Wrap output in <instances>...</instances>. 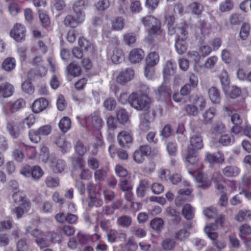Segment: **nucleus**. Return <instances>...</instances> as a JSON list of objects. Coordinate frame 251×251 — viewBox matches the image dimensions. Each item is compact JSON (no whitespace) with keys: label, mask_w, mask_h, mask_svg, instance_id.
Listing matches in <instances>:
<instances>
[{"label":"nucleus","mask_w":251,"mask_h":251,"mask_svg":"<svg viewBox=\"0 0 251 251\" xmlns=\"http://www.w3.org/2000/svg\"><path fill=\"white\" fill-rule=\"evenodd\" d=\"M125 248L128 251H134L137 249V245L133 237L129 238L125 244Z\"/></svg>","instance_id":"61"},{"label":"nucleus","mask_w":251,"mask_h":251,"mask_svg":"<svg viewBox=\"0 0 251 251\" xmlns=\"http://www.w3.org/2000/svg\"><path fill=\"white\" fill-rule=\"evenodd\" d=\"M37 130L41 136H48L51 131V127L50 125H44L39 127Z\"/></svg>","instance_id":"63"},{"label":"nucleus","mask_w":251,"mask_h":251,"mask_svg":"<svg viewBox=\"0 0 251 251\" xmlns=\"http://www.w3.org/2000/svg\"><path fill=\"white\" fill-rule=\"evenodd\" d=\"M177 27L174 23V17L170 16L168 20V32L170 35L177 34Z\"/></svg>","instance_id":"43"},{"label":"nucleus","mask_w":251,"mask_h":251,"mask_svg":"<svg viewBox=\"0 0 251 251\" xmlns=\"http://www.w3.org/2000/svg\"><path fill=\"white\" fill-rule=\"evenodd\" d=\"M86 6V2L84 0L76 1L73 7L74 16L67 15L64 20V24L73 28L81 24L84 21L85 14L84 9Z\"/></svg>","instance_id":"2"},{"label":"nucleus","mask_w":251,"mask_h":251,"mask_svg":"<svg viewBox=\"0 0 251 251\" xmlns=\"http://www.w3.org/2000/svg\"><path fill=\"white\" fill-rule=\"evenodd\" d=\"M5 78L0 76V99L6 98L12 96L14 88L12 84L4 81Z\"/></svg>","instance_id":"4"},{"label":"nucleus","mask_w":251,"mask_h":251,"mask_svg":"<svg viewBox=\"0 0 251 251\" xmlns=\"http://www.w3.org/2000/svg\"><path fill=\"white\" fill-rule=\"evenodd\" d=\"M124 53L121 49H115L111 55V60L115 64L120 63L124 60Z\"/></svg>","instance_id":"26"},{"label":"nucleus","mask_w":251,"mask_h":251,"mask_svg":"<svg viewBox=\"0 0 251 251\" xmlns=\"http://www.w3.org/2000/svg\"><path fill=\"white\" fill-rule=\"evenodd\" d=\"M47 69L44 66H41L38 69H32L27 73V77L30 80H34L46 75Z\"/></svg>","instance_id":"10"},{"label":"nucleus","mask_w":251,"mask_h":251,"mask_svg":"<svg viewBox=\"0 0 251 251\" xmlns=\"http://www.w3.org/2000/svg\"><path fill=\"white\" fill-rule=\"evenodd\" d=\"M142 24L148 28V33L154 43H158L165 39V32L161 28L160 21L152 15H147L140 18Z\"/></svg>","instance_id":"1"},{"label":"nucleus","mask_w":251,"mask_h":251,"mask_svg":"<svg viewBox=\"0 0 251 251\" xmlns=\"http://www.w3.org/2000/svg\"><path fill=\"white\" fill-rule=\"evenodd\" d=\"M144 56V51L140 49H135L130 51L129 59L132 63L140 62Z\"/></svg>","instance_id":"12"},{"label":"nucleus","mask_w":251,"mask_h":251,"mask_svg":"<svg viewBox=\"0 0 251 251\" xmlns=\"http://www.w3.org/2000/svg\"><path fill=\"white\" fill-rule=\"evenodd\" d=\"M48 160L53 171L56 173L62 172L66 167V164L63 160L57 159L52 155L49 157Z\"/></svg>","instance_id":"6"},{"label":"nucleus","mask_w":251,"mask_h":251,"mask_svg":"<svg viewBox=\"0 0 251 251\" xmlns=\"http://www.w3.org/2000/svg\"><path fill=\"white\" fill-rule=\"evenodd\" d=\"M228 95L232 99H235L239 96L241 94V90L236 86L229 87L228 90L226 89Z\"/></svg>","instance_id":"41"},{"label":"nucleus","mask_w":251,"mask_h":251,"mask_svg":"<svg viewBox=\"0 0 251 251\" xmlns=\"http://www.w3.org/2000/svg\"><path fill=\"white\" fill-rule=\"evenodd\" d=\"M240 173V168L235 166H227L223 170V174L226 177H235Z\"/></svg>","instance_id":"16"},{"label":"nucleus","mask_w":251,"mask_h":251,"mask_svg":"<svg viewBox=\"0 0 251 251\" xmlns=\"http://www.w3.org/2000/svg\"><path fill=\"white\" fill-rule=\"evenodd\" d=\"M117 140L121 146L128 147L132 142V137L128 132L123 131L118 134Z\"/></svg>","instance_id":"9"},{"label":"nucleus","mask_w":251,"mask_h":251,"mask_svg":"<svg viewBox=\"0 0 251 251\" xmlns=\"http://www.w3.org/2000/svg\"><path fill=\"white\" fill-rule=\"evenodd\" d=\"M17 251H27L28 248V244L25 238H22L18 240L17 245Z\"/></svg>","instance_id":"52"},{"label":"nucleus","mask_w":251,"mask_h":251,"mask_svg":"<svg viewBox=\"0 0 251 251\" xmlns=\"http://www.w3.org/2000/svg\"><path fill=\"white\" fill-rule=\"evenodd\" d=\"M206 159L210 164H214L223 162L225 157L224 154L220 152H218L216 154L207 152Z\"/></svg>","instance_id":"14"},{"label":"nucleus","mask_w":251,"mask_h":251,"mask_svg":"<svg viewBox=\"0 0 251 251\" xmlns=\"http://www.w3.org/2000/svg\"><path fill=\"white\" fill-rule=\"evenodd\" d=\"M151 228L156 231H160L163 228L164 221L160 218H154L151 222Z\"/></svg>","instance_id":"35"},{"label":"nucleus","mask_w":251,"mask_h":251,"mask_svg":"<svg viewBox=\"0 0 251 251\" xmlns=\"http://www.w3.org/2000/svg\"><path fill=\"white\" fill-rule=\"evenodd\" d=\"M233 8V4L230 0H226L220 4L219 10L221 12H226L231 10Z\"/></svg>","instance_id":"51"},{"label":"nucleus","mask_w":251,"mask_h":251,"mask_svg":"<svg viewBox=\"0 0 251 251\" xmlns=\"http://www.w3.org/2000/svg\"><path fill=\"white\" fill-rule=\"evenodd\" d=\"M222 85L223 86L224 91H226V87L229 83V79L227 72L223 70L219 76Z\"/></svg>","instance_id":"47"},{"label":"nucleus","mask_w":251,"mask_h":251,"mask_svg":"<svg viewBox=\"0 0 251 251\" xmlns=\"http://www.w3.org/2000/svg\"><path fill=\"white\" fill-rule=\"evenodd\" d=\"M103 105L107 110L112 111L116 106V101L113 98H107L104 100Z\"/></svg>","instance_id":"42"},{"label":"nucleus","mask_w":251,"mask_h":251,"mask_svg":"<svg viewBox=\"0 0 251 251\" xmlns=\"http://www.w3.org/2000/svg\"><path fill=\"white\" fill-rule=\"evenodd\" d=\"M68 73L74 76H77L79 75L81 73V67L75 62L71 63L67 67Z\"/></svg>","instance_id":"31"},{"label":"nucleus","mask_w":251,"mask_h":251,"mask_svg":"<svg viewBox=\"0 0 251 251\" xmlns=\"http://www.w3.org/2000/svg\"><path fill=\"white\" fill-rule=\"evenodd\" d=\"M185 39L182 37L181 39L178 38L176 42L175 47L177 52L179 54L184 53L187 50Z\"/></svg>","instance_id":"28"},{"label":"nucleus","mask_w":251,"mask_h":251,"mask_svg":"<svg viewBox=\"0 0 251 251\" xmlns=\"http://www.w3.org/2000/svg\"><path fill=\"white\" fill-rule=\"evenodd\" d=\"M106 235L108 241L110 243L125 240L126 238V234L125 233L115 229L108 230Z\"/></svg>","instance_id":"7"},{"label":"nucleus","mask_w":251,"mask_h":251,"mask_svg":"<svg viewBox=\"0 0 251 251\" xmlns=\"http://www.w3.org/2000/svg\"><path fill=\"white\" fill-rule=\"evenodd\" d=\"M148 182V180L146 179L140 180L136 190L137 194L139 197H143L145 195Z\"/></svg>","instance_id":"29"},{"label":"nucleus","mask_w":251,"mask_h":251,"mask_svg":"<svg viewBox=\"0 0 251 251\" xmlns=\"http://www.w3.org/2000/svg\"><path fill=\"white\" fill-rule=\"evenodd\" d=\"M191 11L194 14L200 15L203 9V6L200 3L193 2L189 5Z\"/></svg>","instance_id":"40"},{"label":"nucleus","mask_w":251,"mask_h":251,"mask_svg":"<svg viewBox=\"0 0 251 251\" xmlns=\"http://www.w3.org/2000/svg\"><path fill=\"white\" fill-rule=\"evenodd\" d=\"M78 37L80 38L79 37L78 32L75 29H71L68 32L67 39L70 43H74Z\"/></svg>","instance_id":"60"},{"label":"nucleus","mask_w":251,"mask_h":251,"mask_svg":"<svg viewBox=\"0 0 251 251\" xmlns=\"http://www.w3.org/2000/svg\"><path fill=\"white\" fill-rule=\"evenodd\" d=\"M86 124L93 128L99 129L101 126L102 121L97 116L89 117L86 120Z\"/></svg>","instance_id":"18"},{"label":"nucleus","mask_w":251,"mask_h":251,"mask_svg":"<svg viewBox=\"0 0 251 251\" xmlns=\"http://www.w3.org/2000/svg\"><path fill=\"white\" fill-rule=\"evenodd\" d=\"M203 214L208 218H215L218 214L216 208L210 207L205 208L203 211Z\"/></svg>","instance_id":"54"},{"label":"nucleus","mask_w":251,"mask_h":251,"mask_svg":"<svg viewBox=\"0 0 251 251\" xmlns=\"http://www.w3.org/2000/svg\"><path fill=\"white\" fill-rule=\"evenodd\" d=\"M10 36L17 42H22L25 40V29L24 26L16 24L10 32Z\"/></svg>","instance_id":"5"},{"label":"nucleus","mask_w":251,"mask_h":251,"mask_svg":"<svg viewBox=\"0 0 251 251\" xmlns=\"http://www.w3.org/2000/svg\"><path fill=\"white\" fill-rule=\"evenodd\" d=\"M215 109L213 107H210L206 110L202 114L203 121L205 123L210 122L215 116Z\"/></svg>","instance_id":"38"},{"label":"nucleus","mask_w":251,"mask_h":251,"mask_svg":"<svg viewBox=\"0 0 251 251\" xmlns=\"http://www.w3.org/2000/svg\"><path fill=\"white\" fill-rule=\"evenodd\" d=\"M196 179L199 183L198 186L203 189L209 187L211 184L210 181L207 179L206 176L202 173H198Z\"/></svg>","instance_id":"17"},{"label":"nucleus","mask_w":251,"mask_h":251,"mask_svg":"<svg viewBox=\"0 0 251 251\" xmlns=\"http://www.w3.org/2000/svg\"><path fill=\"white\" fill-rule=\"evenodd\" d=\"M87 164L90 169L95 170L99 167L100 162L97 158L89 156L87 159Z\"/></svg>","instance_id":"50"},{"label":"nucleus","mask_w":251,"mask_h":251,"mask_svg":"<svg viewBox=\"0 0 251 251\" xmlns=\"http://www.w3.org/2000/svg\"><path fill=\"white\" fill-rule=\"evenodd\" d=\"M229 21L232 25H239L242 22L243 18L241 15L235 13L230 16Z\"/></svg>","instance_id":"64"},{"label":"nucleus","mask_w":251,"mask_h":251,"mask_svg":"<svg viewBox=\"0 0 251 251\" xmlns=\"http://www.w3.org/2000/svg\"><path fill=\"white\" fill-rule=\"evenodd\" d=\"M43 175V172L41 168L38 166L31 167V176L34 179H38Z\"/></svg>","instance_id":"45"},{"label":"nucleus","mask_w":251,"mask_h":251,"mask_svg":"<svg viewBox=\"0 0 251 251\" xmlns=\"http://www.w3.org/2000/svg\"><path fill=\"white\" fill-rule=\"evenodd\" d=\"M107 176V173L103 169L97 170L94 173V177L97 182L104 180Z\"/></svg>","instance_id":"48"},{"label":"nucleus","mask_w":251,"mask_h":251,"mask_svg":"<svg viewBox=\"0 0 251 251\" xmlns=\"http://www.w3.org/2000/svg\"><path fill=\"white\" fill-rule=\"evenodd\" d=\"M130 104L138 110H147L150 107L151 100L145 94L133 93L130 95Z\"/></svg>","instance_id":"3"},{"label":"nucleus","mask_w":251,"mask_h":251,"mask_svg":"<svg viewBox=\"0 0 251 251\" xmlns=\"http://www.w3.org/2000/svg\"><path fill=\"white\" fill-rule=\"evenodd\" d=\"M78 44L81 49L86 52L92 53L94 51L93 44L84 38H79Z\"/></svg>","instance_id":"19"},{"label":"nucleus","mask_w":251,"mask_h":251,"mask_svg":"<svg viewBox=\"0 0 251 251\" xmlns=\"http://www.w3.org/2000/svg\"><path fill=\"white\" fill-rule=\"evenodd\" d=\"M39 17L43 26L46 27L50 25V19L46 12L39 10Z\"/></svg>","instance_id":"53"},{"label":"nucleus","mask_w":251,"mask_h":251,"mask_svg":"<svg viewBox=\"0 0 251 251\" xmlns=\"http://www.w3.org/2000/svg\"><path fill=\"white\" fill-rule=\"evenodd\" d=\"M125 21L122 17L114 18L112 22V28L114 30H121L124 26Z\"/></svg>","instance_id":"33"},{"label":"nucleus","mask_w":251,"mask_h":251,"mask_svg":"<svg viewBox=\"0 0 251 251\" xmlns=\"http://www.w3.org/2000/svg\"><path fill=\"white\" fill-rule=\"evenodd\" d=\"M190 142L191 146L194 149L200 150L203 147L202 138L200 135H194L191 138Z\"/></svg>","instance_id":"27"},{"label":"nucleus","mask_w":251,"mask_h":251,"mask_svg":"<svg viewBox=\"0 0 251 251\" xmlns=\"http://www.w3.org/2000/svg\"><path fill=\"white\" fill-rule=\"evenodd\" d=\"M25 101L22 99H19L16 100L10 106V110L12 112H15L23 108L25 105Z\"/></svg>","instance_id":"37"},{"label":"nucleus","mask_w":251,"mask_h":251,"mask_svg":"<svg viewBox=\"0 0 251 251\" xmlns=\"http://www.w3.org/2000/svg\"><path fill=\"white\" fill-rule=\"evenodd\" d=\"M182 214L187 220H191L194 217V209L190 204H186L182 210Z\"/></svg>","instance_id":"25"},{"label":"nucleus","mask_w":251,"mask_h":251,"mask_svg":"<svg viewBox=\"0 0 251 251\" xmlns=\"http://www.w3.org/2000/svg\"><path fill=\"white\" fill-rule=\"evenodd\" d=\"M16 66V61L13 57H7L2 63V68L7 72L13 70Z\"/></svg>","instance_id":"22"},{"label":"nucleus","mask_w":251,"mask_h":251,"mask_svg":"<svg viewBox=\"0 0 251 251\" xmlns=\"http://www.w3.org/2000/svg\"><path fill=\"white\" fill-rule=\"evenodd\" d=\"M88 204L90 206H100L103 204V201L95 194L89 196Z\"/></svg>","instance_id":"39"},{"label":"nucleus","mask_w":251,"mask_h":251,"mask_svg":"<svg viewBox=\"0 0 251 251\" xmlns=\"http://www.w3.org/2000/svg\"><path fill=\"white\" fill-rule=\"evenodd\" d=\"M6 128L9 134L14 138H17L20 134L19 126L14 122L10 121L7 123Z\"/></svg>","instance_id":"21"},{"label":"nucleus","mask_w":251,"mask_h":251,"mask_svg":"<svg viewBox=\"0 0 251 251\" xmlns=\"http://www.w3.org/2000/svg\"><path fill=\"white\" fill-rule=\"evenodd\" d=\"M184 110L187 114L189 116H195L198 114V108L193 103V104H187L184 107Z\"/></svg>","instance_id":"55"},{"label":"nucleus","mask_w":251,"mask_h":251,"mask_svg":"<svg viewBox=\"0 0 251 251\" xmlns=\"http://www.w3.org/2000/svg\"><path fill=\"white\" fill-rule=\"evenodd\" d=\"M159 56L156 52H150L146 59V63L147 66L153 67L156 65L159 62Z\"/></svg>","instance_id":"23"},{"label":"nucleus","mask_w":251,"mask_h":251,"mask_svg":"<svg viewBox=\"0 0 251 251\" xmlns=\"http://www.w3.org/2000/svg\"><path fill=\"white\" fill-rule=\"evenodd\" d=\"M71 122L67 117H64L60 121L58 126L60 129L64 133L66 132L71 127Z\"/></svg>","instance_id":"32"},{"label":"nucleus","mask_w":251,"mask_h":251,"mask_svg":"<svg viewBox=\"0 0 251 251\" xmlns=\"http://www.w3.org/2000/svg\"><path fill=\"white\" fill-rule=\"evenodd\" d=\"M125 43L129 46H133L136 42V37L130 33H126L124 35Z\"/></svg>","instance_id":"49"},{"label":"nucleus","mask_w":251,"mask_h":251,"mask_svg":"<svg viewBox=\"0 0 251 251\" xmlns=\"http://www.w3.org/2000/svg\"><path fill=\"white\" fill-rule=\"evenodd\" d=\"M118 224L124 227H128L131 225V219L127 216H123L118 219Z\"/></svg>","instance_id":"56"},{"label":"nucleus","mask_w":251,"mask_h":251,"mask_svg":"<svg viewBox=\"0 0 251 251\" xmlns=\"http://www.w3.org/2000/svg\"><path fill=\"white\" fill-rule=\"evenodd\" d=\"M25 195L22 191H18L15 192L13 194V198L16 203L24 205L25 207H30L31 203L29 201H27L25 199Z\"/></svg>","instance_id":"13"},{"label":"nucleus","mask_w":251,"mask_h":251,"mask_svg":"<svg viewBox=\"0 0 251 251\" xmlns=\"http://www.w3.org/2000/svg\"><path fill=\"white\" fill-rule=\"evenodd\" d=\"M161 245L164 251H170L175 248L176 242L174 239L168 238L163 240Z\"/></svg>","instance_id":"34"},{"label":"nucleus","mask_w":251,"mask_h":251,"mask_svg":"<svg viewBox=\"0 0 251 251\" xmlns=\"http://www.w3.org/2000/svg\"><path fill=\"white\" fill-rule=\"evenodd\" d=\"M134 75L132 69H126L119 74L117 77V81L122 85H125L133 78Z\"/></svg>","instance_id":"8"},{"label":"nucleus","mask_w":251,"mask_h":251,"mask_svg":"<svg viewBox=\"0 0 251 251\" xmlns=\"http://www.w3.org/2000/svg\"><path fill=\"white\" fill-rule=\"evenodd\" d=\"M55 143L59 147L65 150L68 147V143L66 141L64 135H61L56 138Z\"/></svg>","instance_id":"62"},{"label":"nucleus","mask_w":251,"mask_h":251,"mask_svg":"<svg viewBox=\"0 0 251 251\" xmlns=\"http://www.w3.org/2000/svg\"><path fill=\"white\" fill-rule=\"evenodd\" d=\"M189 235V232L186 229L183 228L176 232L175 234V237L180 241H184L188 238Z\"/></svg>","instance_id":"36"},{"label":"nucleus","mask_w":251,"mask_h":251,"mask_svg":"<svg viewBox=\"0 0 251 251\" xmlns=\"http://www.w3.org/2000/svg\"><path fill=\"white\" fill-rule=\"evenodd\" d=\"M117 120L121 124H125L129 119L128 115L126 111L124 108H119L116 112Z\"/></svg>","instance_id":"24"},{"label":"nucleus","mask_w":251,"mask_h":251,"mask_svg":"<svg viewBox=\"0 0 251 251\" xmlns=\"http://www.w3.org/2000/svg\"><path fill=\"white\" fill-rule=\"evenodd\" d=\"M186 160L191 164L194 165L199 161L195 149L188 147L187 153L186 156Z\"/></svg>","instance_id":"20"},{"label":"nucleus","mask_w":251,"mask_h":251,"mask_svg":"<svg viewBox=\"0 0 251 251\" xmlns=\"http://www.w3.org/2000/svg\"><path fill=\"white\" fill-rule=\"evenodd\" d=\"M208 97L213 103H219L221 100V94L219 90L215 87H211L208 92Z\"/></svg>","instance_id":"15"},{"label":"nucleus","mask_w":251,"mask_h":251,"mask_svg":"<svg viewBox=\"0 0 251 251\" xmlns=\"http://www.w3.org/2000/svg\"><path fill=\"white\" fill-rule=\"evenodd\" d=\"M78 244L84 245L88 242L89 238L88 236L81 232L78 233L75 237Z\"/></svg>","instance_id":"59"},{"label":"nucleus","mask_w":251,"mask_h":251,"mask_svg":"<svg viewBox=\"0 0 251 251\" xmlns=\"http://www.w3.org/2000/svg\"><path fill=\"white\" fill-rule=\"evenodd\" d=\"M251 217V210H240L235 217V219L238 222H242L244 220H250Z\"/></svg>","instance_id":"30"},{"label":"nucleus","mask_w":251,"mask_h":251,"mask_svg":"<svg viewBox=\"0 0 251 251\" xmlns=\"http://www.w3.org/2000/svg\"><path fill=\"white\" fill-rule=\"evenodd\" d=\"M234 141L233 138H231L228 135H223L221 136L219 140V142L223 146H227Z\"/></svg>","instance_id":"57"},{"label":"nucleus","mask_w":251,"mask_h":251,"mask_svg":"<svg viewBox=\"0 0 251 251\" xmlns=\"http://www.w3.org/2000/svg\"><path fill=\"white\" fill-rule=\"evenodd\" d=\"M29 139L31 142L34 143L39 142L41 139V136L39 134L38 131L35 129H31L29 132Z\"/></svg>","instance_id":"46"},{"label":"nucleus","mask_w":251,"mask_h":251,"mask_svg":"<svg viewBox=\"0 0 251 251\" xmlns=\"http://www.w3.org/2000/svg\"><path fill=\"white\" fill-rule=\"evenodd\" d=\"M48 101L45 98H40L34 101L32 104V110L34 113H38L44 110L48 105Z\"/></svg>","instance_id":"11"},{"label":"nucleus","mask_w":251,"mask_h":251,"mask_svg":"<svg viewBox=\"0 0 251 251\" xmlns=\"http://www.w3.org/2000/svg\"><path fill=\"white\" fill-rule=\"evenodd\" d=\"M212 129L216 133H221L225 131V126L221 122L217 121L212 124Z\"/></svg>","instance_id":"58"},{"label":"nucleus","mask_w":251,"mask_h":251,"mask_svg":"<svg viewBox=\"0 0 251 251\" xmlns=\"http://www.w3.org/2000/svg\"><path fill=\"white\" fill-rule=\"evenodd\" d=\"M250 32V26L249 24H244L241 28L240 36L242 40H246L249 36Z\"/></svg>","instance_id":"44"}]
</instances>
